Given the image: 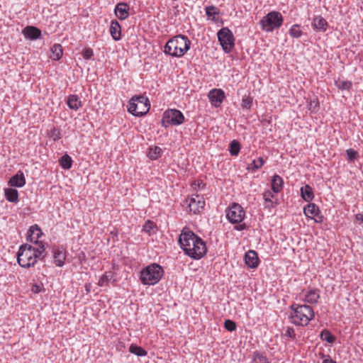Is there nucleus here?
I'll list each match as a JSON object with an SVG mask.
<instances>
[{"mask_svg":"<svg viewBox=\"0 0 363 363\" xmlns=\"http://www.w3.org/2000/svg\"><path fill=\"white\" fill-rule=\"evenodd\" d=\"M179 242L185 254L191 258L199 259L206 254L205 242L192 231L183 230L179 235Z\"/></svg>","mask_w":363,"mask_h":363,"instance_id":"1","label":"nucleus"},{"mask_svg":"<svg viewBox=\"0 0 363 363\" xmlns=\"http://www.w3.org/2000/svg\"><path fill=\"white\" fill-rule=\"evenodd\" d=\"M45 250V247L42 244L38 247H34L28 244L22 245L17 253L18 263L23 268L33 267Z\"/></svg>","mask_w":363,"mask_h":363,"instance_id":"2","label":"nucleus"},{"mask_svg":"<svg viewBox=\"0 0 363 363\" xmlns=\"http://www.w3.org/2000/svg\"><path fill=\"white\" fill-rule=\"evenodd\" d=\"M190 45L191 41L186 35H178L167 42L164 52L172 57H182L189 50Z\"/></svg>","mask_w":363,"mask_h":363,"instance_id":"3","label":"nucleus"},{"mask_svg":"<svg viewBox=\"0 0 363 363\" xmlns=\"http://www.w3.org/2000/svg\"><path fill=\"white\" fill-rule=\"evenodd\" d=\"M291 313L289 315L291 322L296 325H307L314 318L312 308L308 305L294 303L290 306Z\"/></svg>","mask_w":363,"mask_h":363,"instance_id":"4","label":"nucleus"},{"mask_svg":"<svg viewBox=\"0 0 363 363\" xmlns=\"http://www.w3.org/2000/svg\"><path fill=\"white\" fill-rule=\"evenodd\" d=\"M163 275V268L157 263H152L140 272V279L143 285H155L160 281Z\"/></svg>","mask_w":363,"mask_h":363,"instance_id":"5","label":"nucleus"},{"mask_svg":"<svg viewBox=\"0 0 363 363\" xmlns=\"http://www.w3.org/2000/svg\"><path fill=\"white\" fill-rule=\"evenodd\" d=\"M150 108V103L147 96L143 95L135 96L129 101L128 111L134 116H145Z\"/></svg>","mask_w":363,"mask_h":363,"instance_id":"6","label":"nucleus"},{"mask_svg":"<svg viewBox=\"0 0 363 363\" xmlns=\"http://www.w3.org/2000/svg\"><path fill=\"white\" fill-rule=\"evenodd\" d=\"M283 23V17L278 11H271L260 21L263 30L272 32L274 29L279 28Z\"/></svg>","mask_w":363,"mask_h":363,"instance_id":"7","label":"nucleus"},{"mask_svg":"<svg viewBox=\"0 0 363 363\" xmlns=\"http://www.w3.org/2000/svg\"><path fill=\"white\" fill-rule=\"evenodd\" d=\"M184 121L183 113L177 109H168L163 113L162 125L167 128L169 125H179Z\"/></svg>","mask_w":363,"mask_h":363,"instance_id":"8","label":"nucleus"},{"mask_svg":"<svg viewBox=\"0 0 363 363\" xmlns=\"http://www.w3.org/2000/svg\"><path fill=\"white\" fill-rule=\"evenodd\" d=\"M217 36L225 52H231L235 45V38L232 31L228 28L223 27L218 30Z\"/></svg>","mask_w":363,"mask_h":363,"instance_id":"9","label":"nucleus"},{"mask_svg":"<svg viewBox=\"0 0 363 363\" xmlns=\"http://www.w3.org/2000/svg\"><path fill=\"white\" fill-rule=\"evenodd\" d=\"M245 215L242 207L238 203H233L226 213V217L231 223H241L245 218Z\"/></svg>","mask_w":363,"mask_h":363,"instance_id":"10","label":"nucleus"},{"mask_svg":"<svg viewBox=\"0 0 363 363\" xmlns=\"http://www.w3.org/2000/svg\"><path fill=\"white\" fill-rule=\"evenodd\" d=\"M209 100L213 106L218 107L225 98V93L222 89H214L208 93Z\"/></svg>","mask_w":363,"mask_h":363,"instance_id":"11","label":"nucleus"},{"mask_svg":"<svg viewBox=\"0 0 363 363\" xmlns=\"http://www.w3.org/2000/svg\"><path fill=\"white\" fill-rule=\"evenodd\" d=\"M204 205L205 201L203 197L199 195H195L190 199L189 208L190 211H192L194 213H196L200 211V209L203 208Z\"/></svg>","mask_w":363,"mask_h":363,"instance_id":"12","label":"nucleus"},{"mask_svg":"<svg viewBox=\"0 0 363 363\" xmlns=\"http://www.w3.org/2000/svg\"><path fill=\"white\" fill-rule=\"evenodd\" d=\"M42 234L43 233L40 227L37 224H35L29 228L26 239L29 242H34L37 244L38 242V240Z\"/></svg>","mask_w":363,"mask_h":363,"instance_id":"13","label":"nucleus"},{"mask_svg":"<svg viewBox=\"0 0 363 363\" xmlns=\"http://www.w3.org/2000/svg\"><path fill=\"white\" fill-rule=\"evenodd\" d=\"M245 264L250 268H257L259 264L257 253L255 250L248 251L245 256Z\"/></svg>","mask_w":363,"mask_h":363,"instance_id":"14","label":"nucleus"},{"mask_svg":"<svg viewBox=\"0 0 363 363\" xmlns=\"http://www.w3.org/2000/svg\"><path fill=\"white\" fill-rule=\"evenodd\" d=\"M11 186L22 187L26 184V179L23 172L19 170L15 175L12 176L9 182Z\"/></svg>","mask_w":363,"mask_h":363,"instance_id":"15","label":"nucleus"},{"mask_svg":"<svg viewBox=\"0 0 363 363\" xmlns=\"http://www.w3.org/2000/svg\"><path fill=\"white\" fill-rule=\"evenodd\" d=\"M312 25L316 31L325 32L328 28V22L320 16H317L313 18Z\"/></svg>","mask_w":363,"mask_h":363,"instance_id":"16","label":"nucleus"},{"mask_svg":"<svg viewBox=\"0 0 363 363\" xmlns=\"http://www.w3.org/2000/svg\"><path fill=\"white\" fill-rule=\"evenodd\" d=\"M23 34L26 38L36 40L40 38L41 30L34 26H27L23 30Z\"/></svg>","mask_w":363,"mask_h":363,"instance_id":"17","label":"nucleus"},{"mask_svg":"<svg viewBox=\"0 0 363 363\" xmlns=\"http://www.w3.org/2000/svg\"><path fill=\"white\" fill-rule=\"evenodd\" d=\"M115 13L120 20L126 19L128 16V6L125 3H118L115 9Z\"/></svg>","mask_w":363,"mask_h":363,"instance_id":"18","label":"nucleus"},{"mask_svg":"<svg viewBox=\"0 0 363 363\" xmlns=\"http://www.w3.org/2000/svg\"><path fill=\"white\" fill-rule=\"evenodd\" d=\"M53 257L55 263L58 267H62L65 264V253L63 250L57 248L53 250Z\"/></svg>","mask_w":363,"mask_h":363,"instance_id":"19","label":"nucleus"},{"mask_svg":"<svg viewBox=\"0 0 363 363\" xmlns=\"http://www.w3.org/2000/svg\"><path fill=\"white\" fill-rule=\"evenodd\" d=\"M110 33L115 40L121 39V26L117 21H112L110 26Z\"/></svg>","mask_w":363,"mask_h":363,"instance_id":"20","label":"nucleus"},{"mask_svg":"<svg viewBox=\"0 0 363 363\" xmlns=\"http://www.w3.org/2000/svg\"><path fill=\"white\" fill-rule=\"evenodd\" d=\"M284 182L282 178L275 174L272 179V189L274 193H279L283 188Z\"/></svg>","mask_w":363,"mask_h":363,"instance_id":"21","label":"nucleus"},{"mask_svg":"<svg viewBox=\"0 0 363 363\" xmlns=\"http://www.w3.org/2000/svg\"><path fill=\"white\" fill-rule=\"evenodd\" d=\"M50 58L53 60H60L63 55L62 47L60 44H55L50 48Z\"/></svg>","mask_w":363,"mask_h":363,"instance_id":"22","label":"nucleus"},{"mask_svg":"<svg viewBox=\"0 0 363 363\" xmlns=\"http://www.w3.org/2000/svg\"><path fill=\"white\" fill-rule=\"evenodd\" d=\"M301 196L306 201H311L313 200L314 195L312 188L306 184L301 188Z\"/></svg>","mask_w":363,"mask_h":363,"instance_id":"23","label":"nucleus"},{"mask_svg":"<svg viewBox=\"0 0 363 363\" xmlns=\"http://www.w3.org/2000/svg\"><path fill=\"white\" fill-rule=\"evenodd\" d=\"M67 106L69 108L77 110L81 106V101L77 95L72 94L68 97Z\"/></svg>","mask_w":363,"mask_h":363,"instance_id":"24","label":"nucleus"},{"mask_svg":"<svg viewBox=\"0 0 363 363\" xmlns=\"http://www.w3.org/2000/svg\"><path fill=\"white\" fill-rule=\"evenodd\" d=\"M6 199L13 203H16L18 201V193L15 189L8 188L4 191Z\"/></svg>","mask_w":363,"mask_h":363,"instance_id":"25","label":"nucleus"},{"mask_svg":"<svg viewBox=\"0 0 363 363\" xmlns=\"http://www.w3.org/2000/svg\"><path fill=\"white\" fill-rule=\"evenodd\" d=\"M320 297L319 291L317 289L309 291L305 296V301L309 303H316Z\"/></svg>","mask_w":363,"mask_h":363,"instance_id":"26","label":"nucleus"},{"mask_svg":"<svg viewBox=\"0 0 363 363\" xmlns=\"http://www.w3.org/2000/svg\"><path fill=\"white\" fill-rule=\"evenodd\" d=\"M265 163V160L262 157H259L257 160H254L248 164L247 169L252 172H255L260 169Z\"/></svg>","mask_w":363,"mask_h":363,"instance_id":"27","label":"nucleus"},{"mask_svg":"<svg viewBox=\"0 0 363 363\" xmlns=\"http://www.w3.org/2000/svg\"><path fill=\"white\" fill-rule=\"evenodd\" d=\"M304 213L306 216H316L320 211L315 203H309L304 208Z\"/></svg>","mask_w":363,"mask_h":363,"instance_id":"28","label":"nucleus"},{"mask_svg":"<svg viewBox=\"0 0 363 363\" xmlns=\"http://www.w3.org/2000/svg\"><path fill=\"white\" fill-rule=\"evenodd\" d=\"M129 352L132 354L137 355L138 357H145L147 354V351L145 349L135 344L130 345L129 347Z\"/></svg>","mask_w":363,"mask_h":363,"instance_id":"29","label":"nucleus"},{"mask_svg":"<svg viewBox=\"0 0 363 363\" xmlns=\"http://www.w3.org/2000/svg\"><path fill=\"white\" fill-rule=\"evenodd\" d=\"M320 338L330 344L333 343L336 340L335 337L328 330H322L320 334Z\"/></svg>","mask_w":363,"mask_h":363,"instance_id":"30","label":"nucleus"},{"mask_svg":"<svg viewBox=\"0 0 363 363\" xmlns=\"http://www.w3.org/2000/svg\"><path fill=\"white\" fill-rule=\"evenodd\" d=\"M162 153V149L158 146H155L153 147L150 148L149 152L147 153V156L151 160H157L161 156Z\"/></svg>","mask_w":363,"mask_h":363,"instance_id":"31","label":"nucleus"},{"mask_svg":"<svg viewBox=\"0 0 363 363\" xmlns=\"http://www.w3.org/2000/svg\"><path fill=\"white\" fill-rule=\"evenodd\" d=\"M72 164V158L68 155H64L60 160V164L65 169H70Z\"/></svg>","mask_w":363,"mask_h":363,"instance_id":"32","label":"nucleus"},{"mask_svg":"<svg viewBox=\"0 0 363 363\" xmlns=\"http://www.w3.org/2000/svg\"><path fill=\"white\" fill-rule=\"evenodd\" d=\"M240 150V144L238 141L234 140L230 142L229 151L232 156H237Z\"/></svg>","mask_w":363,"mask_h":363,"instance_id":"33","label":"nucleus"},{"mask_svg":"<svg viewBox=\"0 0 363 363\" xmlns=\"http://www.w3.org/2000/svg\"><path fill=\"white\" fill-rule=\"evenodd\" d=\"M252 363H269L266 357L262 353L259 352H255L253 354V358Z\"/></svg>","mask_w":363,"mask_h":363,"instance_id":"34","label":"nucleus"},{"mask_svg":"<svg viewBox=\"0 0 363 363\" xmlns=\"http://www.w3.org/2000/svg\"><path fill=\"white\" fill-rule=\"evenodd\" d=\"M113 279V274L111 272H106L99 280L98 284L101 286L106 285Z\"/></svg>","mask_w":363,"mask_h":363,"instance_id":"35","label":"nucleus"},{"mask_svg":"<svg viewBox=\"0 0 363 363\" xmlns=\"http://www.w3.org/2000/svg\"><path fill=\"white\" fill-rule=\"evenodd\" d=\"M155 228V223L151 220H147L145 224L143 225V230L148 233L149 235H151L155 233L154 229Z\"/></svg>","mask_w":363,"mask_h":363,"instance_id":"36","label":"nucleus"},{"mask_svg":"<svg viewBox=\"0 0 363 363\" xmlns=\"http://www.w3.org/2000/svg\"><path fill=\"white\" fill-rule=\"evenodd\" d=\"M206 14L208 17L215 16L219 14V9L214 6H208L205 9Z\"/></svg>","mask_w":363,"mask_h":363,"instance_id":"37","label":"nucleus"},{"mask_svg":"<svg viewBox=\"0 0 363 363\" xmlns=\"http://www.w3.org/2000/svg\"><path fill=\"white\" fill-rule=\"evenodd\" d=\"M289 33H290L291 35L294 38H299L302 34V31L300 29V26L296 24L294 25L291 28Z\"/></svg>","mask_w":363,"mask_h":363,"instance_id":"38","label":"nucleus"},{"mask_svg":"<svg viewBox=\"0 0 363 363\" xmlns=\"http://www.w3.org/2000/svg\"><path fill=\"white\" fill-rule=\"evenodd\" d=\"M335 84L339 89L343 90H349L352 86L350 81H338L336 82Z\"/></svg>","mask_w":363,"mask_h":363,"instance_id":"39","label":"nucleus"},{"mask_svg":"<svg viewBox=\"0 0 363 363\" xmlns=\"http://www.w3.org/2000/svg\"><path fill=\"white\" fill-rule=\"evenodd\" d=\"M224 327L225 328L230 331V332H233L234 330H236V324L234 321L231 320H225V322H224Z\"/></svg>","mask_w":363,"mask_h":363,"instance_id":"40","label":"nucleus"},{"mask_svg":"<svg viewBox=\"0 0 363 363\" xmlns=\"http://www.w3.org/2000/svg\"><path fill=\"white\" fill-rule=\"evenodd\" d=\"M346 153L347 155L348 160H350V162L354 161L355 159L357 158L359 155L357 151L352 148L347 150Z\"/></svg>","mask_w":363,"mask_h":363,"instance_id":"41","label":"nucleus"},{"mask_svg":"<svg viewBox=\"0 0 363 363\" xmlns=\"http://www.w3.org/2000/svg\"><path fill=\"white\" fill-rule=\"evenodd\" d=\"M252 104V99L250 97L243 98L242 100V107L243 108L249 109Z\"/></svg>","mask_w":363,"mask_h":363,"instance_id":"42","label":"nucleus"},{"mask_svg":"<svg viewBox=\"0 0 363 363\" xmlns=\"http://www.w3.org/2000/svg\"><path fill=\"white\" fill-rule=\"evenodd\" d=\"M94 55V52L91 48H86L82 52V56L86 60H89Z\"/></svg>","mask_w":363,"mask_h":363,"instance_id":"43","label":"nucleus"},{"mask_svg":"<svg viewBox=\"0 0 363 363\" xmlns=\"http://www.w3.org/2000/svg\"><path fill=\"white\" fill-rule=\"evenodd\" d=\"M318 106H319V103H318V99L311 100L308 104V108L311 111L315 112L317 111Z\"/></svg>","mask_w":363,"mask_h":363,"instance_id":"44","label":"nucleus"},{"mask_svg":"<svg viewBox=\"0 0 363 363\" xmlns=\"http://www.w3.org/2000/svg\"><path fill=\"white\" fill-rule=\"evenodd\" d=\"M284 335L289 338L295 339L296 334H295L294 329L293 328L288 327L286 330Z\"/></svg>","mask_w":363,"mask_h":363,"instance_id":"45","label":"nucleus"},{"mask_svg":"<svg viewBox=\"0 0 363 363\" xmlns=\"http://www.w3.org/2000/svg\"><path fill=\"white\" fill-rule=\"evenodd\" d=\"M263 197H264L265 202H270L271 198L273 197V194L271 191H267L264 193Z\"/></svg>","mask_w":363,"mask_h":363,"instance_id":"46","label":"nucleus"},{"mask_svg":"<svg viewBox=\"0 0 363 363\" xmlns=\"http://www.w3.org/2000/svg\"><path fill=\"white\" fill-rule=\"evenodd\" d=\"M246 228H247V225L245 223H240L238 225H237L234 227V229L236 230H238V231H241V230L246 229Z\"/></svg>","mask_w":363,"mask_h":363,"instance_id":"47","label":"nucleus"},{"mask_svg":"<svg viewBox=\"0 0 363 363\" xmlns=\"http://www.w3.org/2000/svg\"><path fill=\"white\" fill-rule=\"evenodd\" d=\"M32 292L38 294L41 291V286L38 284H33L31 289Z\"/></svg>","mask_w":363,"mask_h":363,"instance_id":"48","label":"nucleus"},{"mask_svg":"<svg viewBox=\"0 0 363 363\" xmlns=\"http://www.w3.org/2000/svg\"><path fill=\"white\" fill-rule=\"evenodd\" d=\"M355 218L359 223H363V213H357L355 216Z\"/></svg>","mask_w":363,"mask_h":363,"instance_id":"49","label":"nucleus"},{"mask_svg":"<svg viewBox=\"0 0 363 363\" xmlns=\"http://www.w3.org/2000/svg\"><path fill=\"white\" fill-rule=\"evenodd\" d=\"M323 363H337L335 360L332 359L329 356L323 359Z\"/></svg>","mask_w":363,"mask_h":363,"instance_id":"50","label":"nucleus"},{"mask_svg":"<svg viewBox=\"0 0 363 363\" xmlns=\"http://www.w3.org/2000/svg\"><path fill=\"white\" fill-rule=\"evenodd\" d=\"M85 289H86V291L87 293H89L90 291V286L89 285H86L85 286Z\"/></svg>","mask_w":363,"mask_h":363,"instance_id":"51","label":"nucleus"}]
</instances>
